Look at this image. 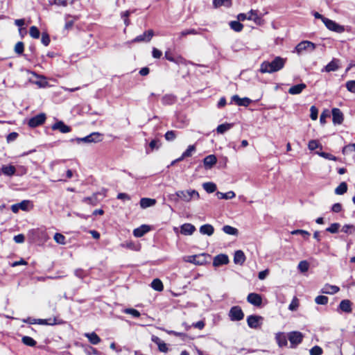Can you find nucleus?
<instances>
[{
	"mask_svg": "<svg viewBox=\"0 0 355 355\" xmlns=\"http://www.w3.org/2000/svg\"><path fill=\"white\" fill-rule=\"evenodd\" d=\"M308 148L310 150H314L318 148H322V146L318 141L313 139L309 141L308 144Z\"/></svg>",
	"mask_w": 355,
	"mask_h": 355,
	"instance_id": "8fccbe9b",
	"label": "nucleus"
},
{
	"mask_svg": "<svg viewBox=\"0 0 355 355\" xmlns=\"http://www.w3.org/2000/svg\"><path fill=\"white\" fill-rule=\"evenodd\" d=\"M28 73H31L33 76L37 78L38 80L34 81V83L37 85L39 87L44 88L49 86V83L46 81V77L44 76H39L34 71H28Z\"/></svg>",
	"mask_w": 355,
	"mask_h": 355,
	"instance_id": "dca6fc26",
	"label": "nucleus"
},
{
	"mask_svg": "<svg viewBox=\"0 0 355 355\" xmlns=\"http://www.w3.org/2000/svg\"><path fill=\"white\" fill-rule=\"evenodd\" d=\"M263 318L260 315H250L247 318V323L250 328L259 329L263 322Z\"/></svg>",
	"mask_w": 355,
	"mask_h": 355,
	"instance_id": "39448f33",
	"label": "nucleus"
},
{
	"mask_svg": "<svg viewBox=\"0 0 355 355\" xmlns=\"http://www.w3.org/2000/svg\"><path fill=\"white\" fill-rule=\"evenodd\" d=\"M230 28L236 32H241L243 25L239 21H232L230 23Z\"/></svg>",
	"mask_w": 355,
	"mask_h": 355,
	"instance_id": "a18cd8bd",
	"label": "nucleus"
},
{
	"mask_svg": "<svg viewBox=\"0 0 355 355\" xmlns=\"http://www.w3.org/2000/svg\"><path fill=\"white\" fill-rule=\"evenodd\" d=\"M228 316L232 321H240L243 319L244 313L239 306H234L230 309Z\"/></svg>",
	"mask_w": 355,
	"mask_h": 355,
	"instance_id": "7ed1b4c3",
	"label": "nucleus"
},
{
	"mask_svg": "<svg viewBox=\"0 0 355 355\" xmlns=\"http://www.w3.org/2000/svg\"><path fill=\"white\" fill-rule=\"evenodd\" d=\"M303 334L297 331H291L288 334V339L291 343V347L294 348L302 342Z\"/></svg>",
	"mask_w": 355,
	"mask_h": 355,
	"instance_id": "20e7f679",
	"label": "nucleus"
},
{
	"mask_svg": "<svg viewBox=\"0 0 355 355\" xmlns=\"http://www.w3.org/2000/svg\"><path fill=\"white\" fill-rule=\"evenodd\" d=\"M341 231L347 234H352L355 232V226L354 225H345L343 226Z\"/></svg>",
	"mask_w": 355,
	"mask_h": 355,
	"instance_id": "3c124183",
	"label": "nucleus"
},
{
	"mask_svg": "<svg viewBox=\"0 0 355 355\" xmlns=\"http://www.w3.org/2000/svg\"><path fill=\"white\" fill-rule=\"evenodd\" d=\"M53 239L58 244L64 245L66 243L65 236L60 233H55L53 236Z\"/></svg>",
	"mask_w": 355,
	"mask_h": 355,
	"instance_id": "49530a36",
	"label": "nucleus"
},
{
	"mask_svg": "<svg viewBox=\"0 0 355 355\" xmlns=\"http://www.w3.org/2000/svg\"><path fill=\"white\" fill-rule=\"evenodd\" d=\"M310 117L312 120L315 121L318 119V110L315 106L313 105L310 108Z\"/></svg>",
	"mask_w": 355,
	"mask_h": 355,
	"instance_id": "e2e57ef3",
	"label": "nucleus"
},
{
	"mask_svg": "<svg viewBox=\"0 0 355 355\" xmlns=\"http://www.w3.org/2000/svg\"><path fill=\"white\" fill-rule=\"evenodd\" d=\"M315 49V45L309 41H303L299 43L295 47L296 51L301 53L304 51H313Z\"/></svg>",
	"mask_w": 355,
	"mask_h": 355,
	"instance_id": "6e6552de",
	"label": "nucleus"
},
{
	"mask_svg": "<svg viewBox=\"0 0 355 355\" xmlns=\"http://www.w3.org/2000/svg\"><path fill=\"white\" fill-rule=\"evenodd\" d=\"M200 32L198 31L197 30L194 29V28H190V29H187V30H184L182 31L180 34V37H185L188 35H198L199 34Z\"/></svg>",
	"mask_w": 355,
	"mask_h": 355,
	"instance_id": "6e6d98bb",
	"label": "nucleus"
},
{
	"mask_svg": "<svg viewBox=\"0 0 355 355\" xmlns=\"http://www.w3.org/2000/svg\"><path fill=\"white\" fill-rule=\"evenodd\" d=\"M213 4L215 8H218L222 6H230L231 3L230 0H213Z\"/></svg>",
	"mask_w": 355,
	"mask_h": 355,
	"instance_id": "09e8293b",
	"label": "nucleus"
},
{
	"mask_svg": "<svg viewBox=\"0 0 355 355\" xmlns=\"http://www.w3.org/2000/svg\"><path fill=\"white\" fill-rule=\"evenodd\" d=\"M347 191V184L346 182H341L336 189L335 193L337 195H343Z\"/></svg>",
	"mask_w": 355,
	"mask_h": 355,
	"instance_id": "ea45409f",
	"label": "nucleus"
},
{
	"mask_svg": "<svg viewBox=\"0 0 355 355\" xmlns=\"http://www.w3.org/2000/svg\"><path fill=\"white\" fill-rule=\"evenodd\" d=\"M156 203L155 199L143 198L140 200V206L142 209H146L152 206H154Z\"/></svg>",
	"mask_w": 355,
	"mask_h": 355,
	"instance_id": "cd10ccee",
	"label": "nucleus"
},
{
	"mask_svg": "<svg viewBox=\"0 0 355 355\" xmlns=\"http://www.w3.org/2000/svg\"><path fill=\"white\" fill-rule=\"evenodd\" d=\"M261 19V17L258 15V11L255 10H251L248 13V19L252 20L254 21L255 23H259Z\"/></svg>",
	"mask_w": 355,
	"mask_h": 355,
	"instance_id": "72a5a7b5",
	"label": "nucleus"
},
{
	"mask_svg": "<svg viewBox=\"0 0 355 355\" xmlns=\"http://www.w3.org/2000/svg\"><path fill=\"white\" fill-rule=\"evenodd\" d=\"M306 87V85L304 83L297 84L291 87L288 89V93L292 95L300 94Z\"/></svg>",
	"mask_w": 355,
	"mask_h": 355,
	"instance_id": "b1692460",
	"label": "nucleus"
},
{
	"mask_svg": "<svg viewBox=\"0 0 355 355\" xmlns=\"http://www.w3.org/2000/svg\"><path fill=\"white\" fill-rule=\"evenodd\" d=\"M247 300L251 304L257 306H260L262 303L261 295L254 293H250L247 297Z\"/></svg>",
	"mask_w": 355,
	"mask_h": 355,
	"instance_id": "ddd939ff",
	"label": "nucleus"
},
{
	"mask_svg": "<svg viewBox=\"0 0 355 355\" xmlns=\"http://www.w3.org/2000/svg\"><path fill=\"white\" fill-rule=\"evenodd\" d=\"M309 263L306 261H301L297 266L298 270L302 272L308 271Z\"/></svg>",
	"mask_w": 355,
	"mask_h": 355,
	"instance_id": "603ef678",
	"label": "nucleus"
},
{
	"mask_svg": "<svg viewBox=\"0 0 355 355\" xmlns=\"http://www.w3.org/2000/svg\"><path fill=\"white\" fill-rule=\"evenodd\" d=\"M232 127H233V124L232 123H223V124L219 125L217 127L216 131L219 134H223L226 131H227L230 128H232Z\"/></svg>",
	"mask_w": 355,
	"mask_h": 355,
	"instance_id": "58836bf2",
	"label": "nucleus"
},
{
	"mask_svg": "<svg viewBox=\"0 0 355 355\" xmlns=\"http://www.w3.org/2000/svg\"><path fill=\"white\" fill-rule=\"evenodd\" d=\"M21 342L26 346L35 347L37 344L36 341L30 336H24L21 338Z\"/></svg>",
	"mask_w": 355,
	"mask_h": 355,
	"instance_id": "37998d69",
	"label": "nucleus"
},
{
	"mask_svg": "<svg viewBox=\"0 0 355 355\" xmlns=\"http://www.w3.org/2000/svg\"><path fill=\"white\" fill-rule=\"evenodd\" d=\"M206 254H200L187 256L184 258L187 262L191 263L196 265H203L206 263Z\"/></svg>",
	"mask_w": 355,
	"mask_h": 355,
	"instance_id": "423d86ee",
	"label": "nucleus"
},
{
	"mask_svg": "<svg viewBox=\"0 0 355 355\" xmlns=\"http://www.w3.org/2000/svg\"><path fill=\"white\" fill-rule=\"evenodd\" d=\"M340 60L336 58H334L327 65L325 66L322 71L331 72L336 71L340 68Z\"/></svg>",
	"mask_w": 355,
	"mask_h": 355,
	"instance_id": "6ab92c4d",
	"label": "nucleus"
},
{
	"mask_svg": "<svg viewBox=\"0 0 355 355\" xmlns=\"http://www.w3.org/2000/svg\"><path fill=\"white\" fill-rule=\"evenodd\" d=\"M352 302L349 300H343L340 302L339 308L345 313H351L352 311Z\"/></svg>",
	"mask_w": 355,
	"mask_h": 355,
	"instance_id": "bb28decb",
	"label": "nucleus"
},
{
	"mask_svg": "<svg viewBox=\"0 0 355 355\" xmlns=\"http://www.w3.org/2000/svg\"><path fill=\"white\" fill-rule=\"evenodd\" d=\"M76 0H53L50 1V4H55L58 6H67L69 4H73Z\"/></svg>",
	"mask_w": 355,
	"mask_h": 355,
	"instance_id": "79ce46f5",
	"label": "nucleus"
},
{
	"mask_svg": "<svg viewBox=\"0 0 355 355\" xmlns=\"http://www.w3.org/2000/svg\"><path fill=\"white\" fill-rule=\"evenodd\" d=\"M46 120V115L43 113L37 114L28 121V125L32 128L37 127L44 123Z\"/></svg>",
	"mask_w": 355,
	"mask_h": 355,
	"instance_id": "9d476101",
	"label": "nucleus"
},
{
	"mask_svg": "<svg viewBox=\"0 0 355 355\" xmlns=\"http://www.w3.org/2000/svg\"><path fill=\"white\" fill-rule=\"evenodd\" d=\"M75 20H76L75 18H73L71 16H67L66 17V23H65V26H64L65 29H70L73 26Z\"/></svg>",
	"mask_w": 355,
	"mask_h": 355,
	"instance_id": "680f3d73",
	"label": "nucleus"
},
{
	"mask_svg": "<svg viewBox=\"0 0 355 355\" xmlns=\"http://www.w3.org/2000/svg\"><path fill=\"white\" fill-rule=\"evenodd\" d=\"M324 25L330 31H334L338 33H342L345 31V27L344 26L340 25L335 22L334 21L329 19H324Z\"/></svg>",
	"mask_w": 355,
	"mask_h": 355,
	"instance_id": "0eeeda50",
	"label": "nucleus"
},
{
	"mask_svg": "<svg viewBox=\"0 0 355 355\" xmlns=\"http://www.w3.org/2000/svg\"><path fill=\"white\" fill-rule=\"evenodd\" d=\"M152 341L158 346V349L161 352L166 353L168 352L167 345L159 337L153 336Z\"/></svg>",
	"mask_w": 355,
	"mask_h": 355,
	"instance_id": "412c9836",
	"label": "nucleus"
},
{
	"mask_svg": "<svg viewBox=\"0 0 355 355\" xmlns=\"http://www.w3.org/2000/svg\"><path fill=\"white\" fill-rule=\"evenodd\" d=\"M339 291L340 288L338 286L326 284L323 286L320 292L323 294L334 295Z\"/></svg>",
	"mask_w": 355,
	"mask_h": 355,
	"instance_id": "2eb2a0df",
	"label": "nucleus"
},
{
	"mask_svg": "<svg viewBox=\"0 0 355 355\" xmlns=\"http://www.w3.org/2000/svg\"><path fill=\"white\" fill-rule=\"evenodd\" d=\"M340 225L338 223H332L329 227L326 229L327 232L334 234L338 232Z\"/></svg>",
	"mask_w": 355,
	"mask_h": 355,
	"instance_id": "13d9d810",
	"label": "nucleus"
},
{
	"mask_svg": "<svg viewBox=\"0 0 355 355\" xmlns=\"http://www.w3.org/2000/svg\"><path fill=\"white\" fill-rule=\"evenodd\" d=\"M223 231L229 235H237L238 234V230L234 227H232L230 225H224L223 227Z\"/></svg>",
	"mask_w": 355,
	"mask_h": 355,
	"instance_id": "c03bdc74",
	"label": "nucleus"
},
{
	"mask_svg": "<svg viewBox=\"0 0 355 355\" xmlns=\"http://www.w3.org/2000/svg\"><path fill=\"white\" fill-rule=\"evenodd\" d=\"M347 89L352 92L355 93V80H349L346 83Z\"/></svg>",
	"mask_w": 355,
	"mask_h": 355,
	"instance_id": "0e129e2a",
	"label": "nucleus"
},
{
	"mask_svg": "<svg viewBox=\"0 0 355 355\" xmlns=\"http://www.w3.org/2000/svg\"><path fill=\"white\" fill-rule=\"evenodd\" d=\"M85 336L87 337L89 341L92 345H97L101 342V338L99 336L94 332L92 333H86L85 334Z\"/></svg>",
	"mask_w": 355,
	"mask_h": 355,
	"instance_id": "c756f323",
	"label": "nucleus"
},
{
	"mask_svg": "<svg viewBox=\"0 0 355 355\" xmlns=\"http://www.w3.org/2000/svg\"><path fill=\"white\" fill-rule=\"evenodd\" d=\"M199 231L202 234L211 236L214 232V228L211 225L205 224L200 227Z\"/></svg>",
	"mask_w": 355,
	"mask_h": 355,
	"instance_id": "c85d7f7f",
	"label": "nucleus"
},
{
	"mask_svg": "<svg viewBox=\"0 0 355 355\" xmlns=\"http://www.w3.org/2000/svg\"><path fill=\"white\" fill-rule=\"evenodd\" d=\"M196 150V146L194 145H190L187 149L182 153V157H189L192 155V153Z\"/></svg>",
	"mask_w": 355,
	"mask_h": 355,
	"instance_id": "bf43d9fd",
	"label": "nucleus"
},
{
	"mask_svg": "<svg viewBox=\"0 0 355 355\" xmlns=\"http://www.w3.org/2000/svg\"><path fill=\"white\" fill-rule=\"evenodd\" d=\"M123 313H127V314H130L134 318H139L140 316V313L135 309H131V308L125 309L123 310Z\"/></svg>",
	"mask_w": 355,
	"mask_h": 355,
	"instance_id": "052dcab7",
	"label": "nucleus"
},
{
	"mask_svg": "<svg viewBox=\"0 0 355 355\" xmlns=\"http://www.w3.org/2000/svg\"><path fill=\"white\" fill-rule=\"evenodd\" d=\"M164 105H172L175 102V96L172 94H166L162 98Z\"/></svg>",
	"mask_w": 355,
	"mask_h": 355,
	"instance_id": "4c0bfd02",
	"label": "nucleus"
},
{
	"mask_svg": "<svg viewBox=\"0 0 355 355\" xmlns=\"http://www.w3.org/2000/svg\"><path fill=\"white\" fill-rule=\"evenodd\" d=\"M353 151H355V144H349V145L345 146L343 148V154H346V153H348L349 152H353Z\"/></svg>",
	"mask_w": 355,
	"mask_h": 355,
	"instance_id": "774afa93",
	"label": "nucleus"
},
{
	"mask_svg": "<svg viewBox=\"0 0 355 355\" xmlns=\"http://www.w3.org/2000/svg\"><path fill=\"white\" fill-rule=\"evenodd\" d=\"M322 349L319 346H314L310 349V355H321Z\"/></svg>",
	"mask_w": 355,
	"mask_h": 355,
	"instance_id": "69168bd1",
	"label": "nucleus"
},
{
	"mask_svg": "<svg viewBox=\"0 0 355 355\" xmlns=\"http://www.w3.org/2000/svg\"><path fill=\"white\" fill-rule=\"evenodd\" d=\"M24 44L22 42H18L15 46V52L18 55L23 54Z\"/></svg>",
	"mask_w": 355,
	"mask_h": 355,
	"instance_id": "4d7b16f0",
	"label": "nucleus"
},
{
	"mask_svg": "<svg viewBox=\"0 0 355 355\" xmlns=\"http://www.w3.org/2000/svg\"><path fill=\"white\" fill-rule=\"evenodd\" d=\"M275 340L279 347H284L287 345V338L284 333L278 332L275 335Z\"/></svg>",
	"mask_w": 355,
	"mask_h": 355,
	"instance_id": "a878e982",
	"label": "nucleus"
},
{
	"mask_svg": "<svg viewBox=\"0 0 355 355\" xmlns=\"http://www.w3.org/2000/svg\"><path fill=\"white\" fill-rule=\"evenodd\" d=\"M29 34L33 38L37 39L40 37V33L36 26H33L30 28Z\"/></svg>",
	"mask_w": 355,
	"mask_h": 355,
	"instance_id": "5fc2aeb1",
	"label": "nucleus"
},
{
	"mask_svg": "<svg viewBox=\"0 0 355 355\" xmlns=\"http://www.w3.org/2000/svg\"><path fill=\"white\" fill-rule=\"evenodd\" d=\"M195 231V226L191 223H184L180 227V232L184 235H191Z\"/></svg>",
	"mask_w": 355,
	"mask_h": 355,
	"instance_id": "4be33fe9",
	"label": "nucleus"
},
{
	"mask_svg": "<svg viewBox=\"0 0 355 355\" xmlns=\"http://www.w3.org/2000/svg\"><path fill=\"white\" fill-rule=\"evenodd\" d=\"M150 231V227L147 225H142L139 227L136 228L133 231V235L139 238L143 236L146 233Z\"/></svg>",
	"mask_w": 355,
	"mask_h": 355,
	"instance_id": "5701e85b",
	"label": "nucleus"
},
{
	"mask_svg": "<svg viewBox=\"0 0 355 355\" xmlns=\"http://www.w3.org/2000/svg\"><path fill=\"white\" fill-rule=\"evenodd\" d=\"M217 162V158L214 155H209L203 159V164L206 169L211 168Z\"/></svg>",
	"mask_w": 355,
	"mask_h": 355,
	"instance_id": "aec40b11",
	"label": "nucleus"
},
{
	"mask_svg": "<svg viewBox=\"0 0 355 355\" xmlns=\"http://www.w3.org/2000/svg\"><path fill=\"white\" fill-rule=\"evenodd\" d=\"M31 202L28 200H22L19 203L14 204L11 206V210L13 213L17 214L19 209L22 211H28Z\"/></svg>",
	"mask_w": 355,
	"mask_h": 355,
	"instance_id": "1a4fd4ad",
	"label": "nucleus"
},
{
	"mask_svg": "<svg viewBox=\"0 0 355 355\" xmlns=\"http://www.w3.org/2000/svg\"><path fill=\"white\" fill-rule=\"evenodd\" d=\"M151 287L157 291H162L164 286L162 281L159 279H155L151 283Z\"/></svg>",
	"mask_w": 355,
	"mask_h": 355,
	"instance_id": "a19ab883",
	"label": "nucleus"
},
{
	"mask_svg": "<svg viewBox=\"0 0 355 355\" xmlns=\"http://www.w3.org/2000/svg\"><path fill=\"white\" fill-rule=\"evenodd\" d=\"M245 261V256L242 250H236L234 256L235 264L243 265Z\"/></svg>",
	"mask_w": 355,
	"mask_h": 355,
	"instance_id": "393cba45",
	"label": "nucleus"
},
{
	"mask_svg": "<svg viewBox=\"0 0 355 355\" xmlns=\"http://www.w3.org/2000/svg\"><path fill=\"white\" fill-rule=\"evenodd\" d=\"M317 154L318 155H320V157L324 158V159H329V160H333V161H337L338 160V158L330 154V153H325V152H317Z\"/></svg>",
	"mask_w": 355,
	"mask_h": 355,
	"instance_id": "864d4df0",
	"label": "nucleus"
},
{
	"mask_svg": "<svg viewBox=\"0 0 355 355\" xmlns=\"http://www.w3.org/2000/svg\"><path fill=\"white\" fill-rule=\"evenodd\" d=\"M332 121L334 124H341L343 123V114L340 109H332Z\"/></svg>",
	"mask_w": 355,
	"mask_h": 355,
	"instance_id": "f3484780",
	"label": "nucleus"
},
{
	"mask_svg": "<svg viewBox=\"0 0 355 355\" xmlns=\"http://www.w3.org/2000/svg\"><path fill=\"white\" fill-rule=\"evenodd\" d=\"M176 137L175 132L173 130H170L166 132L165 139L167 141H173Z\"/></svg>",
	"mask_w": 355,
	"mask_h": 355,
	"instance_id": "338daca9",
	"label": "nucleus"
},
{
	"mask_svg": "<svg viewBox=\"0 0 355 355\" xmlns=\"http://www.w3.org/2000/svg\"><path fill=\"white\" fill-rule=\"evenodd\" d=\"M98 194L99 193H94L90 197L84 198L83 199V202L86 203V204H88V205H96L98 204Z\"/></svg>",
	"mask_w": 355,
	"mask_h": 355,
	"instance_id": "7c9ffc66",
	"label": "nucleus"
},
{
	"mask_svg": "<svg viewBox=\"0 0 355 355\" xmlns=\"http://www.w3.org/2000/svg\"><path fill=\"white\" fill-rule=\"evenodd\" d=\"M216 195L218 199H225V200L232 199L236 196L235 193L232 191H230L227 193H222L220 191H217Z\"/></svg>",
	"mask_w": 355,
	"mask_h": 355,
	"instance_id": "2f4dec72",
	"label": "nucleus"
},
{
	"mask_svg": "<svg viewBox=\"0 0 355 355\" xmlns=\"http://www.w3.org/2000/svg\"><path fill=\"white\" fill-rule=\"evenodd\" d=\"M36 324L42 325H53L57 324V322L55 318L49 319H36Z\"/></svg>",
	"mask_w": 355,
	"mask_h": 355,
	"instance_id": "c9c22d12",
	"label": "nucleus"
},
{
	"mask_svg": "<svg viewBox=\"0 0 355 355\" xmlns=\"http://www.w3.org/2000/svg\"><path fill=\"white\" fill-rule=\"evenodd\" d=\"M285 62L286 60L281 57H276L271 62L265 61L261 64L260 71L269 73L278 71L284 67Z\"/></svg>",
	"mask_w": 355,
	"mask_h": 355,
	"instance_id": "f257e3e1",
	"label": "nucleus"
},
{
	"mask_svg": "<svg viewBox=\"0 0 355 355\" xmlns=\"http://www.w3.org/2000/svg\"><path fill=\"white\" fill-rule=\"evenodd\" d=\"M154 35L153 30H148L142 35H138L131 42H149Z\"/></svg>",
	"mask_w": 355,
	"mask_h": 355,
	"instance_id": "9b49d317",
	"label": "nucleus"
},
{
	"mask_svg": "<svg viewBox=\"0 0 355 355\" xmlns=\"http://www.w3.org/2000/svg\"><path fill=\"white\" fill-rule=\"evenodd\" d=\"M89 143H96L101 141V135L98 132H92L86 136Z\"/></svg>",
	"mask_w": 355,
	"mask_h": 355,
	"instance_id": "f704fd0d",
	"label": "nucleus"
},
{
	"mask_svg": "<svg viewBox=\"0 0 355 355\" xmlns=\"http://www.w3.org/2000/svg\"><path fill=\"white\" fill-rule=\"evenodd\" d=\"M202 187L209 193H214L217 189L216 184L211 182L204 183Z\"/></svg>",
	"mask_w": 355,
	"mask_h": 355,
	"instance_id": "e433bc0d",
	"label": "nucleus"
},
{
	"mask_svg": "<svg viewBox=\"0 0 355 355\" xmlns=\"http://www.w3.org/2000/svg\"><path fill=\"white\" fill-rule=\"evenodd\" d=\"M329 298L324 295H318L315 298V302L317 304L325 305L328 303Z\"/></svg>",
	"mask_w": 355,
	"mask_h": 355,
	"instance_id": "de8ad7c7",
	"label": "nucleus"
},
{
	"mask_svg": "<svg viewBox=\"0 0 355 355\" xmlns=\"http://www.w3.org/2000/svg\"><path fill=\"white\" fill-rule=\"evenodd\" d=\"M230 260L228 256L225 254H220L216 255L213 260V266L218 267L223 265H226L229 263Z\"/></svg>",
	"mask_w": 355,
	"mask_h": 355,
	"instance_id": "f8f14e48",
	"label": "nucleus"
},
{
	"mask_svg": "<svg viewBox=\"0 0 355 355\" xmlns=\"http://www.w3.org/2000/svg\"><path fill=\"white\" fill-rule=\"evenodd\" d=\"M232 101L234 102L239 106L244 107H248L252 103L250 98L247 97L240 98L238 95H234L232 97Z\"/></svg>",
	"mask_w": 355,
	"mask_h": 355,
	"instance_id": "4468645a",
	"label": "nucleus"
},
{
	"mask_svg": "<svg viewBox=\"0 0 355 355\" xmlns=\"http://www.w3.org/2000/svg\"><path fill=\"white\" fill-rule=\"evenodd\" d=\"M171 199L178 201L180 199L186 202H190L193 199H199V193L194 189H189L186 191H178L174 194L170 196Z\"/></svg>",
	"mask_w": 355,
	"mask_h": 355,
	"instance_id": "f03ea898",
	"label": "nucleus"
},
{
	"mask_svg": "<svg viewBox=\"0 0 355 355\" xmlns=\"http://www.w3.org/2000/svg\"><path fill=\"white\" fill-rule=\"evenodd\" d=\"M2 173L8 176H11L15 173L16 169L12 165H4L1 168Z\"/></svg>",
	"mask_w": 355,
	"mask_h": 355,
	"instance_id": "473e14b6",
	"label": "nucleus"
},
{
	"mask_svg": "<svg viewBox=\"0 0 355 355\" xmlns=\"http://www.w3.org/2000/svg\"><path fill=\"white\" fill-rule=\"evenodd\" d=\"M53 130H59L62 133H67L71 131V128L64 123L62 121L55 123L52 127Z\"/></svg>",
	"mask_w": 355,
	"mask_h": 355,
	"instance_id": "a211bd4d",
	"label": "nucleus"
}]
</instances>
